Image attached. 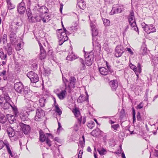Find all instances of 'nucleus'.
Listing matches in <instances>:
<instances>
[{
    "label": "nucleus",
    "instance_id": "obj_1",
    "mask_svg": "<svg viewBox=\"0 0 158 158\" xmlns=\"http://www.w3.org/2000/svg\"><path fill=\"white\" fill-rule=\"evenodd\" d=\"M62 81L64 86V89L57 94L58 97L60 100H63L65 98L67 92L69 93H71L72 89L75 87L76 80L75 77L71 76L70 77L69 80L63 76Z\"/></svg>",
    "mask_w": 158,
    "mask_h": 158
},
{
    "label": "nucleus",
    "instance_id": "obj_2",
    "mask_svg": "<svg viewBox=\"0 0 158 158\" xmlns=\"http://www.w3.org/2000/svg\"><path fill=\"white\" fill-rule=\"evenodd\" d=\"M64 30L60 29L57 30V35L59 40V44L61 45L65 41L68 39V34H69V32L66 30L65 27H64Z\"/></svg>",
    "mask_w": 158,
    "mask_h": 158
},
{
    "label": "nucleus",
    "instance_id": "obj_3",
    "mask_svg": "<svg viewBox=\"0 0 158 158\" xmlns=\"http://www.w3.org/2000/svg\"><path fill=\"white\" fill-rule=\"evenodd\" d=\"M20 94L23 95L25 98L24 100L27 103L28 101L29 103L32 102L29 99L32 96V92L27 86L23 85V83L20 82Z\"/></svg>",
    "mask_w": 158,
    "mask_h": 158
},
{
    "label": "nucleus",
    "instance_id": "obj_4",
    "mask_svg": "<svg viewBox=\"0 0 158 158\" xmlns=\"http://www.w3.org/2000/svg\"><path fill=\"white\" fill-rule=\"evenodd\" d=\"M20 94L23 95L25 98L24 100L27 103L28 101L29 103L32 102L29 99L32 96V92L27 86L23 85V83L20 82Z\"/></svg>",
    "mask_w": 158,
    "mask_h": 158
},
{
    "label": "nucleus",
    "instance_id": "obj_5",
    "mask_svg": "<svg viewBox=\"0 0 158 158\" xmlns=\"http://www.w3.org/2000/svg\"><path fill=\"white\" fill-rule=\"evenodd\" d=\"M85 52V62L87 66H90L93 62L94 55L92 52H86L84 51Z\"/></svg>",
    "mask_w": 158,
    "mask_h": 158
},
{
    "label": "nucleus",
    "instance_id": "obj_6",
    "mask_svg": "<svg viewBox=\"0 0 158 158\" xmlns=\"http://www.w3.org/2000/svg\"><path fill=\"white\" fill-rule=\"evenodd\" d=\"M27 76L32 83H35L39 81L38 75L33 71H31L28 72L27 74Z\"/></svg>",
    "mask_w": 158,
    "mask_h": 158
},
{
    "label": "nucleus",
    "instance_id": "obj_7",
    "mask_svg": "<svg viewBox=\"0 0 158 158\" xmlns=\"http://www.w3.org/2000/svg\"><path fill=\"white\" fill-rule=\"evenodd\" d=\"M142 26L144 30L148 34L156 31V30L153 25H147L144 23L142 24Z\"/></svg>",
    "mask_w": 158,
    "mask_h": 158
},
{
    "label": "nucleus",
    "instance_id": "obj_8",
    "mask_svg": "<svg viewBox=\"0 0 158 158\" xmlns=\"http://www.w3.org/2000/svg\"><path fill=\"white\" fill-rule=\"evenodd\" d=\"M128 20L129 24L132 27L131 29L137 32L138 34H139V31L136 26L135 17H128Z\"/></svg>",
    "mask_w": 158,
    "mask_h": 158
},
{
    "label": "nucleus",
    "instance_id": "obj_9",
    "mask_svg": "<svg viewBox=\"0 0 158 158\" xmlns=\"http://www.w3.org/2000/svg\"><path fill=\"white\" fill-rule=\"evenodd\" d=\"M4 146H6L8 153L11 156H13V154L10 150L9 143L6 140H4V141H3L2 140H0V150L2 149Z\"/></svg>",
    "mask_w": 158,
    "mask_h": 158
},
{
    "label": "nucleus",
    "instance_id": "obj_10",
    "mask_svg": "<svg viewBox=\"0 0 158 158\" xmlns=\"http://www.w3.org/2000/svg\"><path fill=\"white\" fill-rule=\"evenodd\" d=\"M31 127L29 125L20 123V130L25 135H27L31 131Z\"/></svg>",
    "mask_w": 158,
    "mask_h": 158
},
{
    "label": "nucleus",
    "instance_id": "obj_11",
    "mask_svg": "<svg viewBox=\"0 0 158 158\" xmlns=\"http://www.w3.org/2000/svg\"><path fill=\"white\" fill-rule=\"evenodd\" d=\"M124 51L123 45H117L115 49V56L118 57L121 56Z\"/></svg>",
    "mask_w": 158,
    "mask_h": 158
},
{
    "label": "nucleus",
    "instance_id": "obj_12",
    "mask_svg": "<svg viewBox=\"0 0 158 158\" xmlns=\"http://www.w3.org/2000/svg\"><path fill=\"white\" fill-rule=\"evenodd\" d=\"M45 116L44 111L41 108H38L36 110V114L35 117V120L40 121V119Z\"/></svg>",
    "mask_w": 158,
    "mask_h": 158
},
{
    "label": "nucleus",
    "instance_id": "obj_13",
    "mask_svg": "<svg viewBox=\"0 0 158 158\" xmlns=\"http://www.w3.org/2000/svg\"><path fill=\"white\" fill-rule=\"evenodd\" d=\"M130 68L135 72L137 76L138 77L139 73L141 72L142 69L140 64L138 63L137 67L135 65L131 63L130 64Z\"/></svg>",
    "mask_w": 158,
    "mask_h": 158
},
{
    "label": "nucleus",
    "instance_id": "obj_14",
    "mask_svg": "<svg viewBox=\"0 0 158 158\" xmlns=\"http://www.w3.org/2000/svg\"><path fill=\"white\" fill-rule=\"evenodd\" d=\"M148 51L145 42L143 41V42L142 45L139 50V53L140 55L144 56L147 54Z\"/></svg>",
    "mask_w": 158,
    "mask_h": 158
},
{
    "label": "nucleus",
    "instance_id": "obj_15",
    "mask_svg": "<svg viewBox=\"0 0 158 158\" xmlns=\"http://www.w3.org/2000/svg\"><path fill=\"white\" fill-rule=\"evenodd\" d=\"M109 85L112 91H115L118 86V82L117 80L114 79L110 81Z\"/></svg>",
    "mask_w": 158,
    "mask_h": 158
},
{
    "label": "nucleus",
    "instance_id": "obj_16",
    "mask_svg": "<svg viewBox=\"0 0 158 158\" xmlns=\"http://www.w3.org/2000/svg\"><path fill=\"white\" fill-rule=\"evenodd\" d=\"M4 127L7 133L10 138L13 137L15 135L14 129L10 126H8L5 125Z\"/></svg>",
    "mask_w": 158,
    "mask_h": 158
},
{
    "label": "nucleus",
    "instance_id": "obj_17",
    "mask_svg": "<svg viewBox=\"0 0 158 158\" xmlns=\"http://www.w3.org/2000/svg\"><path fill=\"white\" fill-rule=\"evenodd\" d=\"M39 133L40 135L39 139L40 141L42 142H44L46 140V138L48 137V136L51 135L50 133H46L45 135L43 131L41 130L40 131Z\"/></svg>",
    "mask_w": 158,
    "mask_h": 158
},
{
    "label": "nucleus",
    "instance_id": "obj_18",
    "mask_svg": "<svg viewBox=\"0 0 158 158\" xmlns=\"http://www.w3.org/2000/svg\"><path fill=\"white\" fill-rule=\"evenodd\" d=\"M39 44L40 47V54L39 55V58L40 60L44 59L46 56V53L41 43L39 42Z\"/></svg>",
    "mask_w": 158,
    "mask_h": 158
},
{
    "label": "nucleus",
    "instance_id": "obj_19",
    "mask_svg": "<svg viewBox=\"0 0 158 158\" xmlns=\"http://www.w3.org/2000/svg\"><path fill=\"white\" fill-rule=\"evenodd\" d=\"M123 9V8H122L121 6H117L115 7L113 6L110 13L111 14L113 15L117 13H120L122 11Z\"/></svg>",
    "mask_w": 158,
    "mask_h": 158
},
{
    "label": "nucleus",
    "instance_id": "obj_20",
    "mask_svg": "<svg viewBox=\"0 0 158 158\" xmlns=\"http://www.w3.org/2000/svg\"><path fill=\"white\" fill-rule=\"evenodd\" d=\"M38 7H39L38 8V9H37V10H38L40 14V15H42L47 13L48 11V9L45 6H40L38 5Z\"/></svg>",
    "mask_w": 158,
    "mask_h": 158
},
{
    "label": "nucleus",
    "instance_id": "obj_21",
    "mask_svg": "<svg viewBox=\"0 0 158 158\" xmlns=\"http://www.w3.org/2000/svg\"><path fill=\"white\" fill-rule=\"evenodd\" d=\"M93 45L95 48L97 50H99L101 49L100 45L97 40V38L96 37H93Z\"/></svg>",
    "mask_w": 158,
    "mask_h": 158
},
{
    "label": "nucleus",
    "instance_id": "obj_22",
    "mask_svg": "<svg viewBox=\"0 0 158 158\" xmlns=\"http://www.w3.org/2000/svg\"><path fill=\"white\" fill-rule=\"evenodd\" d=\"M16 37V35L15 33L12 32L10 34V40L12 42V44H15L18 42V38H17Z\"/></svg>",
    "mask_w": 158,
    "mask_h": 158
},
{
    "label": "nucleus",
    "instance_id": "obj_23",
    "mask_svg": "<svg viewBox=\"0 0 158 158\" xmlns=\"http://www.w3.org/2000/svg\"><path fill=\"white\" fill-rule=\"evenodd\" d=\"M87 96L85 97L84 96L81 95L78 98L77 102L79 103H82L84 101H86L87 102H89V95L87 93H86Z\"/></svg>",
    "mask_w": 158,
    "mask_h": 158
},
{
    "label": "nucleus",
    "instance_id": "obj_24",
    "mask_svg": "<svg viewBox=\"0 0 158 158\" xmlns=\"http://www.w3.org/2000/svg\"><path fill=\"white\" fill-rule=\"evenodd\" d=\"M99 70L101 74L104 76H106L110 74L109 71L107 69L104 67H100L99 68Z\"/></svg>",
    "mask_w": 158,
    "mask_h": 158
},
{
    "label": "nucleus",
    "instance_id": "obj_25",
    "mask_svg": "<svg viewBox=\"0 0 158 158\" xmlns=\"http://www.w3.org/2000/svg\"><path fill=\"white\" fill-rule=\"evenodd\" d=\"M78 57L77 55L73 54L72 52H69V54L66 58L67 60L73 61Z\"/></svg>",
    "mask_w": 158,
    "mask_h": 158
},
{
    "label": "nucleus",
    "instance_id": "obj_26",
    "mask_svg": "<svg viewBox=\"0 0 158 158\" xmlns=\"http://www.w3.org/2000/svg\"><path fill=\"white\" fill-rule=\"evenodd\" d=\"M77 7H78L82 10H84L85 8L86 5L85 2H84V0H82V1H81V0L77 1Z\"/></svg>",
    "mask_w": 158,
    "mask_h": 158
},
{
    "label": "nucleus",
    "instance_id": "obj_27",
    "mask_svg": "<svg viewBox=\"0 0 158 158\" xmlns=\"http://www.w3.org/2000/svg\"><path fill=\"white\" fill-rule=\"evenodd\" d=\"M30 63L31 64V68L33 70H35L37 69L38 62L36 60H34L31 61Z\"/></svg>",
    "mask_w": 158,
    "mask_h": 158
},
{
    "label": "nucleus",
    "instance_id": "obj_28",
    "mask_svg": "<svg viewBox=\"0 0 158 158\" xmlns=\"http://www.w3.org/2000/svg\"><path fill=\"white\" fill-rule=\"evenodd\" d=\"M1 106L5 110L11 107L13 109H14L13 107L10 105L8 102H5Z\"/></svg>",
    "mask_w": 158,
    "mask_h": 158
},
{
    "label": "nucleus",
    "instance_id": "obj_29",
    "mask_svg": "<svg viewBox=\"0 0 158 158\" xmlns=\"http://www.w3.org/2000/svg\"><path fill=\"white\" fill-rule=\"evenodd\" d=\"M7 118L9 123L11 124L14 123L16 121L15 117L13 115L8 114L7 116Z\"/></svg>",
    "mask_w": 158,
    "mask_h": 158
},
{
    "label": "nucleus",
    "instance_id": "obj_30",
    "mask_svg": "<svg viewBox=\"0 0 158 158\" xmlns=\"http://www.w3.org/2000/svg\"><path fill=\"white\" fill-rule=\"evenodd\" d=\"M20 119L21 120L20 122L21 123H23L25 124H28L30 122L28 118L26 116L22 115L21 117L20 116Z\"/></svg>",
    "mask_w": 158,
    "mask_h": 158
},
{
    "label": "nucleus",
    "instance_id": "obj_31",
    "mask_svg": "<svg viewBox=\"0 0 158 158\" xmlns=\"http://www.w3.org/2000/svg\"><path fill=\"white\" fill-rule=\"evenodd\" d=\"M48 54L50 58L55 61L56 59L55 55L53 54L52 50H49L48 51Z\"/></svg>",
    "mask_w": 158,
    "mask_h": 158
},
{
    "label": "nucleus",
    "instance_id": "obj_32",
    "mask_svg": "<svg viewBox=\"0 0 158 158\" xmlns=\"http://www.w3.org/2000/svg\"><path fill=\"white\" fill-rule=\"evenodd\" d=\"M106 64L107 68V69L110 72V73L111 74H114V70L112 68L110 65L107 61H106Z\"/></svg>",
    "mask_w": 158,
    "mask_h": 158
},
{
    "label": "nucleus",
    "instance_id": "obj_33",
    "mask_svg": "<svg viewBox=\"0 0 158 158\" xmlns=\"http://www.w3.org/2000/svg\"><path fill=\"white\" fill-rule=\"evenodd\" d=\"M25 5L24 3L22 1L20 2V14L24 13L25 11Z\"/></svg>",
    "mask_w": 158,
    "mask_h": 158
},
{
    "label": "nucleus",
    "instance_id": "obj_34",
    "mask_svg": "<svg viewBox=\"0 0 158 158\" xmlns=\"http://www.w3.org/2000/svg\"><path fill=\"white\" fill-rule=\"evenodd\" d=\"M152 63L153 64L154 67L158 64V56H154L152 57Z\"/></svg>",
    "mask_w": 158,
    "mask_h": 158
},
{
    "label": "nucleus",
    "instance_id": "obj_35",
    "mask_svg": "<svg viewBox=\"0 0 158 158\" xmlns=\"http://www.w3.org/2000/svg\"><path fill=\"white\" fill-rule=\"evenodd\" d=\"M79 60L80 62L81 63V64L80 65V70H85L86 68L83 59L81 58H80Z\"/></svg>",
    "mask_w": 158,
    "mask_h": 158
},
{
    "label": "nucleus",
    "instance_id": "obj_36",
    "mask_svg": "<svg viewBox=\"0 0 158 158\" xmlns=\"http://www.w3.org/2000/svg\"><path fill=\"white\" fill-rule=\"evenodd\" d=\"M77 120H78V124H75V129L76 131H77L78 129L79 126H80L81 124V120H82V117H80V118H77Z\"/></svg>",
    "mask_w": 158,
    "mask_h": 158
},
{
    "label": "nucleus",
    "instance_id": "obj_37",
    "mask_svg": "<svg viewBox=\"0 0 158 158\" xmlns=\"http://www.w3.org/2000/svg\"><path fill=\"white\" fill-rule=\"evenodd\" d=\"M101 16L102 18V19L103 21V24L106 26H109L110 24V21L106 19H104L102 17L103 14L101 13Z\"/></svg>",
    "mask_w": 158,
    "mask_h": 158
},
{
    "label": "nucleus",
    "instance_id": "obj_38",
    "mask_svg": "<svg viewBox=\"0 0 158 158\" xmlns=\"http://www.w3.org/2000/svg\"><path fill=\"white\" fill-rule=\"evenodd\" d=\"M40 15L39 14V16L37 15L35 16L31 17V19L32 22H39L40 21Z\"/></svg>",
    "mask_w": 158,
    "mask_h": 158
},
{
    "label": "nucleus",
    "instance_id": "obj_39",
    "mask_svg": "<svg viewBox=\"0 0 158 158\" xmlns=\"http://www.w3.org/2000/svg\"><path fill=\"white\" fill-rule=\"evenodd\" d=\"M73 113L75 116L77 118H80L81 117V116H80V111L78 109H75L73 111Z\"/></svg>",
    "mask_w": 158,
    "mask_h": 158
},
{
    "label": "nucleus",
    "instance_id": "obj_40",
    "mask_svg": "<svg viewBox=\"0 0 158 158\" xmlns=\"http://www.w3.org/2000/svg\"><path fill=\"white\" fill-rule=\"evenodd\" d=\"M50 73V70L48 68H44L43 74L45 76H48Z\"/></svg>",
    "mask_w": 158,
    "mask_h": 158
},
{
    "label": "nucleus",
    "instance_id": "obj_41",
    "mask_svg": "<svg viewBox=\"0 0 158 158\" xmlns=\"http://www.w3.org/2000/svg\"><path fill=\"white\" fill-rule=\"evenodd\" d=\"M55 112L58 113L59 115H60L62 113V111L59 108L58 105L57 104H56V105H55Z\"/></svg>",
    "mask_w": 158,
    "mask_h": 158
},
{
    "label": "nucleus",
    "instance_id": "obj_42",
    "mask_svg": "<svg viewBox=\"0 0 158 158\" xmlns=\"http://www.w3.org/2000/svg\"><path fill=\"white\" fill-rule=\"evenodd\" d=\"M45 101L46 99L44 97L41 98L40 99V105L41 107H44V106Z\"/></svg>",
    "mask_w": 158,
    "mask_h": 158
},
{
    "label": "nucleus",
    "instance_id": "obj_43",
    "mask_svg": "<svg viewBox=\"0 0 158 158\" xmlns=\"http://www.w3.org/2000/svg\"><path fill=\"white\" fill-rule=\"evenodd\" d=\"M2 95L5 102H8L10 100V98L7 93H5Z\"/></svg>",
    "mask_w": 158,
    "mask_h": 158
},
{
    "label": "nucleus",
    "instance_id": "obj_44",
    "mask_svg": "<svg viewBox=\"0 0 158 158\" xmlns=\"http://www.w3.org/2000/svg\"><path fill=\"white\" fill-rule=\"evenodd\" d=\"M6 121V118L4 115H1L0 116V122L1 123H4Z\"/></svg>",
    "mask_w": 158,
    "mask_h": 158
},
{
    "label": "nucleus",
    "instance_id": "obj_45",
    "mask_svg": "<svg viewBox=\"0 0 158 158\" xmlns=\"http://www.w3.org/2000/svg\"><path fill=\"white\" fill-rule=\"evenodd\" d=\"M20 82H17L14 84V88L18 92H20Z\"/></svg>",
    "mask_w": 158,
    "mask_h": 158
},
{
    "label": "nucleus",
    "instance_id": "obj_46",
    "mask_svg": "<svg viewBox=\"0 0 158 158\" xmlns=\"http://www.w3.org/2000/svg\"><path fill=\"white\" fill-rule=\"evenodd\" d=\"M26 13L28 18L29 19H31V17L32 16V14L30 9L29 8H28L26 10Z\"/></svg>",
    "mask_w": 158,
    "mask_h": 158
},
{
    "label": "nucleus",
    "instance_id": "obj_47",
    "mask_svg": "<svg viewBox=\"0 0 158 158\" xmlns=\"http://www.w3.org/2000/svg\"><path fill=\"white\" fill-rule=\"evenodd\" d=\"M91 30L92 31V35L93 38L94 37H97L96 36L98 34V31L97 30V29L96 28Z\"/></svg>",
    "mask_w": 158,
    "mask_h": 158
},
{
    "label": "nucleus",
    "instance_id": "obj_48",
    "mask_svg": "<svg viewBox=\"0 0 158 158\" xmlns=\"http://www.w3.org/2000/svg\"><path fill=\"white\" fill-rule=\"evenodd\" d=\"M125 110L123 109L120 112V118H122L125 116Z\"/></svg>",
    "mask_w": 158,
    "mask_h": 158
},
{
    "label": "nucleus",
    "instance_id": "obj_49",
    "mask_svg": "<svg viewBox=\"0 0 158 158\" xmlns=\"http://www.w3.org/2000/svg\"><path fill=\"white\" fill-rule=\"evenodd\" d=\"M98 151L101 155H104L106 152V150L103 148L101 150L98 149Z\"/></svg>",
    "mask_w": 158,
    "mask_h": 158
},
{
    "label": "nucleus",
    "instance_id": "obj_50",
    "mask_svg": "<svg viewBox=\"0 0 158 158\" xmlns=\"http://www.w3.org/2000/svg\"><path fill=\"white\" fill-rule=\"evenodd\" d=\"M7 57V55L6 54H5L3 52H0V58L2 59L5 60Z\"/></svg>",
    "mask_w": 158,
    "mask_h": 158
},
{
    "label": "nucleus",
    "instance_id": "obj_51",
    "mask_svg": "<svg viewBox=\"0 0 158 158\" xmlns=\"http://www.w3.org/2000/svg\"><path fill=\"white\" fill-rule=\"evenodd\" d=\"M94 126V123L93 121H90L88 123L87 126L90 129H92Z\"/></svg>",
    "mask_w": 158,
    "mask_h": 158
},
{
    "label": "nucleus",
    "instance_id": "obj_52",
    "mask_svg": "<svg viewBox=\"0 0 158 158\" xmlns=\"http://www.w3.org/2000/svg\"><path fill=\"white\" fill-rule=\"evenodd\" d=\"M132 115H133V123L135 121V112L134 108H132Z\"/></svg>",
    "mask_w": 158,
    "mask_h": 158
},
{
    "label": "nucleus",
    "instance_id": "obj_53",
    "mask_svg": "<svg viewBox=\"0 0 158 158\" xmlns=\"http://www.w3.org/2000/svg\"><path fill=\"white\" fill-rule=\"evenodd\" d=\"M6 71L5 70L2 72V76H3V80L5 81L7 80V77H6Z\"/></svg>",
    "mask_w": 158,
    "mask_h": 158
},
{
    "label": "nucleus",
    "instance_id": "obj_54",
    "mask_svg": "<svg viewBox=\"0 0 158 158\" xmlns=\"http://www.w3.org/2000/svg\"><path fill=\"white\" fill-rule=\"evenodd\" d=\"M136 117L137 120L139 121H141L142 120L140 114L139 112H138L137 114Z\"/></svg>",
    "mask_w": 158,
    "mask_h": 158
},
{
    "label": "nucleus",
    "instance_id": "obj_55",
    "mask_svg": "<svg viewBox=\"0 0 158 158\" xmlns=\"http://www.w3.org/2000/svg\"><path fill=\"white\" fill-rule=\"evenodd\" d=\"M119 125L118 124H117L111 126V128L115 131H117L118 128L119 127Z\"/></svg>",
    "mask_w": 158,
    "mask_h": 158
},
{
    "label": "nucleus",
    "instance_id": "obj_56",
    "mask_svg": "<svg viewBox=\"0 0 158 158\" xmlns=\"http://www.w3.org/2000/svg\"><path fill=\"white\" fill-rule=\"evenodd\" d=\"M98 131L96 129L93 130L91 132V134L94 136H96L98 135Z\"/></svg>",
    "mask_w": 158,
    "mask_h": 158
},
{
    "label": "nucleus",
    "instance_id": "obj_57",
    "mask_svg": "<svg viewBox=\"0 0 158 158\" xmlns=\"http://www.w3.org/2000/svg\"><path fill=\"white\" fill-rule=\"evenodd\" d=\"M143 106V102H140L136 107V109H142Z\"/></svg>",
    "mask_w": 158,
    "mask_h": 158
},
{
    "label": "nucleus",
    "instance_id": "obj_58",
    "mask_svg": "<svg viewBox=\"0 0 158 158\" xmlns=\"http://www.w3.org/2000/svg\"><path fill=\"white\" fill-rule=\"evenodd\" d=\"M4 100L5 99L2 97V95H1L0 96V105L1 106L5 103Z\"/></svg>",
    "mask_w": 158,
    "mask_h": 158
},
{
    "label": "nucleus",
    "instance_id": "obj_59",
    "mask_svg": "<svg viewBox=\"0 0 158 158\" xmlns=\"http://www.w3.org/2000/svg\"><path fill=\"white\" fill-rule=\"evenodd\" d=\"M85 139H84L83 141H81L79 142L78 144L79 146H80L81 148H83L84 147L85 145Z\"/></svg>",
    "mask_w": 158,
    "mask_h": 158
},
{
    "label": "nucleus",
    "instance_id": "obj_60",
    "mask_svg": "<svg viewBox=\"0 0 158 158\" xmlns=\"http://www.w3.org/2000/svg\"><path fill=\"white\" fill-rule=\"evenodd\" d=\"M46 143L49 146V147H50L51 146V141L48 139V137H47L46 140H45Z\"/></svg>",
    "mask_w": 158,
    "mask_h": 158
},
{
    "label": "nucleus",
    "instance_id": "obj_61",
    "mask_svg": "<svg viewBox=\"0 0 158 158\" xmlns=\"http://www.w3.org/2000/svg\"><path fill=\"white\" fill-rule=\"evenodd\" d=\"M127 51L131 55H133L134 54V53L131 49L130 48H126Z\"/></svg>",
    "mask_w": 158,
    "mask_h": 158
},
{
    "label": "nucleus",
    "instance_id": "obj_62",
    "mask_svg": "<svg viewBox=\"0 0 158 158\" xmlns=\"http://www.w3.org/2000/svg\"><path fill=\"white\" fill-rule=\"evenodd\" d=\"M90 27H91V30L97 28L95 25L93 23H90Z\"/></svg>",
    "mask_w": 158,
    "mask_h": 158
},
{
    "label": "nucleus",
    "instance_id": "obj_63",
    "mask_svg": "<svg viewBox=\"0 0 158 158\" xmlns=\"http://www.w3.org/2000/svg\"><path fill=\"white\" fill-rule=\"evenodd\" d=\"M20 50L23 48V47L24 45V43L23 42V40L20 39Z\"/></svg>",
    "mask_w": 158,
    "mask_h": 158
},
{
    "label": "nucleus",
    "instance_id": "obj_64",
    "mask_svg": "<svg viewBox=\"0 0 158 158\" xmlns=\"http://www.w3.org/2000/svg\"><path fill=\"white\" fill-rule=\"evenodd\" d=\"M8 47H9V51H7V53H8V54L9 55H10L12 54L11 49V48L10 47V46H9V45H8Z\"/></svg>",
    "mask_w": 158,
    "mask_h": 158
}]
</instances>
